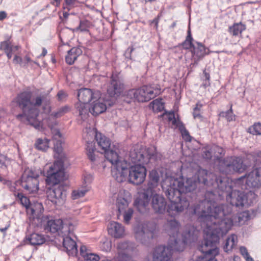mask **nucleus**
<instances>
[{
    "instance_id": "nucleus-7",
    "label": "nucleus",
    "mask_w": 261,
    "mask_h": 261,
    "mask_svg": "<svg viewBox=\"0 0 261 261\" xmlns=\"http://www.w3.org/2000/svg\"><path fill=\"white\" fill-rule=\"evenodd\" d=\"M41 171L39 170L26 168L21 177V179L17 181L18 184L29 193H36L39 189V181L38 178Z\"/></svg>"
},
{
    "instance_id": "nucleus-53",
    "label": "nucleus",
    "mask_w": 261,
    "mask_h": 261,
    "mask_svg": "<svg viewBox=\"0 0 261 261\" xmlns=\"http://www.w3.org/2000/svg\"><path fill=\"white\" fill-rule=\"evenodd\" d=\"M192 38H186V40L182 43V46L184 48L186 49H189L191 47L193 48V46L194 45L192 44Z\"/></svg>"
},
{
    "instance_id": "nucleus-21",
    "label": "nucleus",
    "mask_w": 261,
    "mask_h": 261,
    "mask_svg": "<svg viewBox=\"0 0 261 261\" xmlns=\"http://www.w3.org/2000/svg\"><path fill=\"white\" fill-rule=\"evenodd\" d=\"M124 89L123 83L117 77L113 75L112 76V80L110 85L108 88V93L111 97H117L121 95Z\"/></svg>"
},
{
    "instance_id": "nucleus-54",
    "label": "nucleus",
    "mask_w": 261,
    "mask_h": 261,
    "mask_svg": "<svg viewBox=\"0 0 261 261\" xmlns=\"http://www.w3.org/2000/svg\"><path fill=\"white\" fill-rule=\"evenodd\" d=\"M32 205L30 204L28 207H26L27 213L28 214L34 216L36 213V209Z\"/></svg>"
},
{
    "instance_id": "nucleus-22",
    "label": "nucleus",
    "mask_w": 261,
    "mask_h": 261,
    "mask_svg": "<svg viewBox=\"0 0 261 261\" xmlns=\"http://www.w3.org/2000/svg\"><path fill=\"white\" fill-rule=\"evenodd\" d=\"M99 91L92 90L88 88H82L79 90L77 94L78 103L87 104L91 102L94 98H96L99 94Z\"/></svg>"
},
{
    "instance_id": "nucleus-29",
    "label": "nucleus",
    "mask_w": 261,
    "mask_h": 261,
    "mask_svg": "<svg viewBox=\"0 0 261 261\" xmlns=\"http://www.w3.org/2000/svg\"><path fill=\"white\" fill-rule=\"evenodd\" d=\"M32 245H41L45 242L44 236L38 233H33L27 238Z\"/></svg>"
},
{
    "instance_id": "nucleus-8",
    "label": "nucleus",
    "mask_w": 261,
    "mask_h": 261,
    "mask_svg": "<svg viewBox=\"0 0 261 261\" xmlns=\"http://www.w3.org/2000/svg\"><path fill=\"white\" fill-rule=\"evenodd\" d=\"M160 90L151 86H144L137 89H130L127 91L126 96L139 102H145L154 98L160 94Z\"/></svg>"
},
{
    "instance_id": "nucleus-49",
    "label": "nucleus",
    "mask_w": 261,
    "mask_h": 261,
    "mask_svg": "<svg viewBox=\"0 0 261 261\" xmlns=\"http://www.w3.org/2000/svg\"><path fill=\"white\" fill-rule=\"evenodd\" d=\"M84 261H99L100 258L98 255L90 253L84 258Z\"/></svg>"
},
{
    "instance_id": "nucleus-37",
    "label": "nucleus",
    "mask_w": 261,
    "mask_h": 261,
    "mask_svg": "<svg viewBox=\"0 0 261 261\" xmlns=\"http://www.w3.org/2000/svg\"><path fill=\"white\" fill-rule=\"evenodd\" d=\"M203 105L200 102H198L195 107L193 109V116L194 119H198L200 121H202L203 117L201 115V109Z\"/></svg>"
},
{
    "instance_id": "nucleus-60",
    "label": "nucleus",
    "mask_w": 261,
    "mask_h": 261,
    "mask_svg": "<svg viewBox=\"0 0 261 261\" xmlns=\"http://www.w3.org/2000/svg\"><path fill=\"white\" fill-rule=\"evenodd\" d=\"M33 61L31 60V58L28 56H26L25 57H24V63L25 64V66L26 65V64H28V63H30L31 62H32Z\"/></svg>"
},
{
    "instance_id": "nucleus-10",
    "label": "nucleus",
    "mask_w": 261,
    "mask_h": 261,
    "mask_svg": "<svg viewBox=\"0 0 261 261\" xmlns=\"http://www.w3.org/2000/svg\"><path fill=\"white\" fill-rule=\"evenodd\" d=\"M218 167L220 171L225 174L234 172L242 173L246 168L241 158L232 156L220 161Z\"/></svg>"
},
{
    "instance_id": "nucleus-61",
    "label": "nucleus",
    "mask_w": 261,
    "mask_h": 261,
    "mask_svg": "<svg viewBox=\"0 0 261 261\" xmlns=\"http://www.w3.org/2000/svg\"><path fill=\"white\" fill-rule=\"evenodd\" d=\"M7 16V14L4 11L0 12V20H2L5 19Z\"/></svg>"
},
{
    "instance_id": "nucleus-33",
    "label": "nucleus",
    "mask_w": 261,
    "mask_h": 261,
    "mask_svg": "<svg viewBox=\"0 0 261 261\" xmlns=\"http://www.w3.org/2000/svg\"><path fill=\"white\" fill-rule=\"evenodd\" d=\"M150 109L155 113H158L163 110L164 108V103L162 102L161 99H156L151 102L149 105Z\"/></svg>"
},
{
    "instance_id": "nucleus-12",
    "label": "nucleus",
    "mask_w": 261,
    "mask_h": 261,
    "mask_svg": "<svg viewBox=\"0 0 261 261\" xmlns=\"http://www.w3.org/2000/svg\"><path fill=\"white\" fill-rule=\"evenodd\" d=\"M154 231L155 227L152 223H143L134 228L135 237L137 241L147 245L153 238Z\"/></svg>"
},
{
    "instance_id": "nucleus-51",
    "label": "nucleus",
    "mask_w": 261,
    "mask_h": 261,
    "mask_svg": "<svg viewBox=\"0 0 261 261\" xmlns=\"http://www.w3.org/2000/svg\"><path fill=\"white\" fill-rule=\"evenodd\" d=\"M76 0H65V4L63 6L64 9L69 11L72 8Z\"/></svg>"
},
{
    "instance_id": "nucleus-18",
    "label": "nucleus",
    "mask_w": 261,
    "mask_h": 261,
    "mask_svg": "<svg viewBox=\"0 0 261 261\" xmlns=\"http://www.w3.org/2000/svg\"><path fill=\"white\" fill-rule=\"evenodd\" d=\"M151 199V205L155 213L164 214L167 208V202L165 198L155 192L149 198Z\"/></svg>"
},
{
    "instance_id": "nucleus-27",
    "label": "nucleus",
    "mask_w": 261,
    "mask_h": 261,
    "mask_svg": "<svg viewBox=\"0 0 261 261\" xmlns=\"http://www.w3.org/2000/svg\"><path fill=\"white\" fill-rule=\"evenodd\" d=\"M255 215V212L252 210L245 211L238 214L234 219L236 222H237L239 225H243L246 222L254 217Z\"/></svg>"
},
{
    "instance_id": "nucleus-44",
    "label": "nucleus",
    "mask_w": 261,
    "mask_h": 261,
    "mask_svg": "<svg viewBox=\"0 0 261 261\" xmlns=\"http://www.w3.org/2000/svg\"><path fill=\"white\" fill-rule=\"evenodd\" d=\"M70 108L67 106H64L60 108L57 112L53 113L54 116L55 118H58L62 116L65 114L69 112Z\"/></svg>"
},
{
    "instance_id": "nucleus-36",
    "label": "nucleus",
    "mask_w": 261,
    "mask_h": 261,
    "mask_svg": "<svg viewBox=\"0 0 261 261\" xmlns=\"http://www.w3.org/2000/svg\"><path fill=\"white\" fill-rule=\"evenodd\" d=\"M119 213L122 215L124 223L129 224L133 217L134 211L132 208H126L124 209L123 212H121V213Z\"/></svg>"
},
{
    "instance_id": "nucleus-32",
    "label": "nucleus",
    "mask_w": 261,
    "mask_h": 261,
    "mask_svg": "<svg viewBox=\"0 0 261 261\" xmlns=\"http://www.w3.org/2000/svg\"><path fill=\"white\" fill-rule=\"evenodd\" d=\"M246 29V25L241 22L234 23L228 28L229 33L233 36L241 35L242 32Z\"/></svg>"
},
{
    "instance_id": "nucleus-50",
    "label": "nucleus",
    "mask_w": 261,
    "mask_h": 261,
    "mask_svg": "<svg viewBox=\"0 0 261 261\" xmlns=\"http://www.w3.org/2000/svg\"><path fill=\"white\" fill-rule=\"evenodd\" d=\"M203 82L202 84V86H203L205 88L208 87L210 85V75L208 73H207L205 70L203 71Z\"/></svg>"
},
{
    "instance_id": "nucleus-23",
    "label": "nucleus",
    "mask_w": 261,
    "mask_h": 261,
    "mask_svg": "<svg viewBox=\"0 0 261 261\" xmlns=\"http://www.w3.org/2000/svg\"><path fill=\"white\" fill-rule=\"evenodd\" d=\"M92 133L95 136L98 149H100L99 151L104 153L109 150L111 146L110 139L101 133L97 132L96 130L93 129Z\"/></svg>"
},
{
    "instance_id": "nucleus-34",
    "label": "nucleus",
    "mask_w": 261,
    "mask_h": 261,
    "mask_svg": "<svg viewBox=\"0 0 261 261\" xmlns=\"http://www.w3.org/2000/svg\"><path fill=\"white\" fill-rule=\"evenodd\" d=\"M49 140L47 139H37L35 143V147L39 150L46 151L49 148Z\"/></svg>"
},
{
    "instance_id": "nucleus-58",
    "label": "nucleus",
    "mask_w": 261,
    "mask_h": 261,
    "mask_svg": "<svg viewBox=\"0 0 261 261\" xmlns=\"http://www.w3.org/2000/svg\"><path fill=\"white\" fill-rule=\"evenodd\" d=\"M212 149H211V151L210 150H206L204 152V154L203 155L204 158L210 159L212 158Z\"/></svg>"
},
{
    "instance_id": "nucleus-55",
    "label": "nucleus",
    "mask_w": 261,
    "mask_h": 261,
    "mask_svg": "<svg viewBox=\"0 0 261 261\" xmlns=\"http://www.w3.org/2000/svg\"><path fill=\"white\" fill-rule=\"evenodd\" d=\"M7 158L5 155L0 154V168H6V162Z\"/></svg>"
},
{
    "instance_id": "nucleus-42",
    "label": "nucleus",
    "mask_w": 261,
    "mask_h": 261,
    "mask_svg": "<svg viewBox=\"0 0 261 261\" xmlns=\"http://www.w3.org/2000/svg\"><path fill=\"white\" fill-rule=\"evenodd\" d=\"M87 190L85 189H78L72 191L71 197L73 199H77L83 197Z\"/></svg>"
},
{
    "instance_id": "nucleus-9",
    "label": "nucleus",
    "mask_w": 261,
    "mask_h": 261,
    "mask_svg": "<svg viewBox=\"0 0 261 261\" xmlns=\"http://www.w3.org/2000/svg\"><path fill=\"white\" fill-rule=\"evenodd\" d=\"M75 225L70 221L64 222L60 219L48 220L44 225V230L47 232L58 233L59 237L63 234H69L73 231Z\"/></svg>"
},
{
    "instance_id": "nucleus-41",
    "label": "nucleus",
    "mask_w": 261,
    "mask_h": 261,
    "mask_svg": "<svg viewBox=\"0 0 261 261\" xmlns=\"http://www.w3.org/2000/svg\"><path fill=\"white\" fill-rule=\"evenodd\" d=\"M249 132L253 135H261V123H256L250 127L248 129Z\"/></svg>"
},
{
    "instance_id": "nucleus-24",
    "label": "nucleus",
    "mask_w": 261,
    "mask_h": 261,
    "mask_svg": "<svg viewBox=\"0 0 261 261\" xmlns=\"http://www.w3.org/2000/svg\"><path fill=\"white\" fill-rule=\"evenodd\" d=\"M130 200L129 193L125 191H120L118 195L116 204L119 213L123 212L124 209L128 208V203Z\"/></svg>"
},
{
    "instance_id": "nucleus-45",
    "label": "nucleus",
    "mask_w": 261,
    "mask_h": 261,
    "mask_svg": "<svg viewBox=\"0 0 261 261\" xmlns=\"http://www.w3.org/2000/svg\"><path fill=\"white\" fill-rule=\"evenodd\" d=\"M16 196L20 200L21 204L25 208L30 205V202L29 198L26 196H24L22 193H18Z\"/></svg>"
},
{
    "instance_id": "nucleus-52",
    "label": "nucleus",
    "mask_w": 261,
    "mask_h": 261,
    "mask_svg": "<svg viewBox=\"0 0 261 261\" xmlns=\"http://www.w3.org/2000/svg\"><path fill=\"white\" fill-rule=\"evenodd\" d=\"M111 242L109 241H106L102 242L100 245V248L105 251H109L111 250Z\"/></svg>"
},
{
    "instance_id": "nucleus-62",
    "label": "nucleus",
    "mask_w": 261,
    "mask_h": 261,
    "mask_svg": "<svg viewBox=\"0 0 261 261\" xmlns=\"http://www.w3.org/2000/svg\"><path fill=\"white\" fill-rule=\"evenodd\" d=\"M91 178H92V176L91 175H89L87 177H85L84 180L86 183H88V182H90Z\"/></svg>"
},
{
    "instance_id": "nucleus-48",
    "label": "nucleus",
    "mask_w": 261,
    "mask_h": 261,
    "mask_svg": "<svg viewBox=\"0 0 261 261\" xmlns=\"http://www.w3.org/2000/svg\"><path fill=\"white\" fill-rule=\"evenodd\" d=\"M49 126L50 127L51 133L53 135V138L54 139L57 140L62 137V134L58 129L54 128L51 125H49Z\"/></svg>"
},
{
    "instance_id": "nucleus-59",
    "label": "nucleus",
    "mask_w": 261,
    "mask_h": 261,
    "mask_svg": "<svg viewBox=\"0 0 261 261\" xmlns=\"http://www.w3.org/2000/svg\"><path fill=\"white\" fill-rule=\"evenodd\" d=\"M58 97L60 100H62L66 97V93L63 91H60L58 93Z\"/></svg>"
},
{
    "instance_id": "nucleus-20",
    "label": "nucleus",
    "mask_w": 261,
    "mask_h": 261,
    "mask_svg": "<svg viewBox=\"0 0 261 261\" xmlns=\"http://www.w3.org/2000/svg\"><path fill=\"white\" fill-rule=\"evenodd\" d=\"M73 231L69 234H63L61 237L62 238L63 245L64 250L69 255L75 256L77 254V245L75 242L71 238Z\"/></svg>"
},
{
    "instance_id": "nucleus-2",
    "label": "nucleus",
    "mask_w": 261,
    "mask_h": 261,
    "mask_svg": "<svg viewBox=\"0 0 261 261\" xmlns=\"http://www.w3.org/2000/svg\"><path fill=\"white\" fill-rule=\"evenodd\" d=\"M216 178H219V176L202 169H199L197 174L192 177L181 176L178 178L167 176L162 181L161 186L170 201L167 210L169 215L175 217L189 206L188 200L182 196L181 193L194 191L197 187V181L207 187H212V192H217L221 195L219 193L220 189L216 187V185L211 184L216 182Z\"/></svg>"
},
{
    "instance_id": "nucleus-3",
    "label": "nucleus",
    "mask_w": 261,
    "mask_h": 261,
    "mask_svg": "<svg viewBox=\"0 0 261 261\" xmlns=\"http://www.w3.org/2000/svg\"><path fill=\"white\" fill-rule=\"evenodd\" d=\"M165 231L170 236L167 246L160 245L153 250L151 257L147 256L144 261H172V251H182L186 246L194 241L198 231L193 226H187L180 238L178 233L180 223L175 219L168 220L164 225Z\"/></svg>"
},
{
    "instance_id": "nucleus-57",
    "label": "nucleus",
    "mask_w": 261,
    "mask_h": 261,
    "mask_svg": "<svg viewBox=\"0 0 261 261\" xmlns=\"http://www.w3.org/2000/svg\"><path fill=\"white\" fill-rule=\"evenodd\" d=\"M168 119L169 121H172V124L174 125H176L177 126V124L178 123H180L179 122H177L175 118V115L173 112L169 113L168 115Z\"/></svg>"
},
{
    "instance_id": "nucleus-26",
    "label": "nucleus",
    "mask_w": 261,
    "mask_h": 261,
    "mask_svg": "<svg viewBox=\"0 0 261 261\" xmlns=\"http://www.w3.org/2000/svg\"><path fill=\"white\" fill-rule=\"evenodd\" d=\"M192 54L194 63L197 64L200 60L208 54V49L201 43H197V46H193Z\"/></svg>"
},
{
    "instance_id": "nucleus-63",
    "label": "nucleus",
    "mask_w": 261,
    "mask_h": 261,
    "mask_svg": "<svg viewBox=\"0 0 261 261\" xmlns=\"http://www.w3.org/2000/svg\"><path fill=\"white\" fill-rule=\"evenodd\" d=\"M9 226H10V224H8L7 225H6L5 226V227L0 228V231H1L2 232H5L8 229Z\"/></svg>"
},
{
    "instance_id": "nucleus-47",
    "label": "nucleus",
    "mask_w": 261,
    "mask_h": 261,
    "mask_svg": "<svg viewBox=\"0 0 261 261\" xmlns=\"http://www.w3.org/2000/svg\"><path fill=\"white\" fill-rule=\"evenodd\" d=\"M240 251L241 254L244 256L246 261H254L253 259L249 256L248 251L245 247H241Z\"/></svg>"
},
{
    "instance_id": "nucleus-38",
    "label": "nucleus",
    "mask_w": 261,
    "mask_h": 261,
    "mask_svg": "<svg viewBox=\"0 0 261 261\" xmlns=\"http://www.w3.org/2000/svg\"><path fill=\"white\" fill-rule=\"evenodd\" d=\"M177 126L180 130L183 139L186 141H191V137L190 136L188 131L186 129L184 125L181 123H178Z\"/></svg>"
},
{
    "instance_id": "nucleus-5",
    "label": "nucleus",
    "mask_w": 261,
    "mask_h": 261,
    "mask_svg": "<svg viewBox=\"0 0 261 261\" xmlns=\"http://www.w3.org/2000/svg\"><path fill=\"white\" fill-rule=\"evenodd\" d=\"M160 173L155 170L149 173V180L146 189L140 194L139 198L135 201L136 206L140 213H145L149 210V197L155 192L154 189L157 187L160 180Z\"/></svg>"
},
{
    "instance_id": "nucleus-39",
    "label": "nucleus",
    "mask_w": 261,
    "mask_h": 261,
    "mask_svg": "<svg viewBox=\"0 0 261 261\" xmlns=\"http://www.w3.org/2000/svg\"><path fill=\"white\" fill-rule=\"evenodd\" d=\"M212 149L213 152H214L215 158L219 161V163L220 161L223 160L221 159V156L224 154V150L222 147L218 146H214Z\"/></svg>"
},
{
    "instance_id": "nucleus-13",
    "label": "nucleus",
    "mask_w": 261,
    "mask_h": 261,
    "mask_svg": "<svg viewBox=\"0 0 261 261\" xmlns=\"http://www.w3.org/2000/svg\"><path fill=\"white\" fill-rule=\"evenodd\" d=\"M127 163L125 167L126 171V177L121 182L127 179L129 182L135 185L142 184L145 180L146 175V169L143 165L136 164L128 167Z\"/></svg>"
},
{
    "instance_id": "nucleus-40",
    "label": "nucleus",
    "mask_w": 261,
    "mask_h": 261,
    "mask_svg": "<svg viewBox=\"0 0 261 261\" xmlns=\"http://www.w3.org/2000/svg\"><path fill=\"white\" fill-rule=\"evenodd\" d=\"M58 142H57V144L54 146L55 151L57 154V155H56V158L58 159V160H61L63 161V163H64V159L65 158V155L63 152V148L61 146V143H60L59 145H58Z\"/></svg>"
},
{
    "instance_id": "nucleus-19",
    "label": "nucleus",
    "mask_w": 261,
    "mask_h": 261,
    "mask_svg": "<svg viewBox=\"0 0 261 261\" xmlns=\"http://www.w3.org/2000/svg\"><path fill=\"white\" fill-rule=\"evenodd\" d=\"M107 110V105L105 100L100 97V93L99 92L98 97L94 98L89 106V111L93 116H97Z\"/></svg>"
},
{
    "instance_id": "nucleus-46",
    "label": "nucleus",
    "mask_w": 261,
    "mask_h": 261,
    "mask_svg": "<svg viewBox=\"0 0 261 261\" xmlns=\"http://www.w3.org/2000/svg\"><path fill=\"white\" fill-rule=\"evenodd\" d=\"M220 116L221 117H225L227 119V120L229 121L233 120L234 118V116L232 114V106H231L229 110L227 111L226 112H221L220 113Z\"/></svg>"
},
{
    "instance_id": "nucleus-56",
    "label": "nucleus",
    "mask_w": 261,
    "mask_h": 261,
    "mask_svg": "<svg viewBox=\"0 0 261 261\" xmlns=\"http://www.w3.org/2000/svg\"><path fill=\"white\" fill-rule=\"evenodd\" d=\"M90 252H89L87 250L86 246L84 245H82L80 247V254L84 258L87 255L89 254Z\"/></svg>"
},
{
    "instance_id": "nucleus-17",
    "label": "nucleus",
    "mask_w": 261,
    "mask_h": 261,
    "mask_svg": "<svg viewBox=\"0 0 261 261\" xmlns=\"http://www.w3.org/2000/svg\"><path fill=\"white\" fill-rule=\"evenodd\" d=\"M19 48L20 46L19 45H13L9 39L1 42L0 44V50H3L5 52L8 59H10L12 56L15 55L13 59V63L19 64L22 66H25V64L22 58L15 54Z\"/></svg>"
},
{
    "instance_id": "nucleus-28",
    "label": "nucleus",
    "mask_w": 261,
    "mask_h": 261,
    "mask_svg": "<svg viewBox=\"0 0 261 261\" xmlns=\"http://www.w3.org/2000/svg\"><path fill=\"white\" fill-rule=\"evenodd\" d=\"M82 54V50L79 47H73L68 51L65 57L66 62L68 64L72 65L77 57Z\"/></svg>"
},
{
    "instance_id": "nucleus-43",
    "label": "nucleus",
    "mask_w": 261,
    "mask_h": 261,
    "mask_svg": "<svg viewBox=\"0 0 261 261\" xmlns=\"http://www.w3.org/2000/svg\"><path fill=\"white\" fill-rule=\"evenodd\" d=\"M90 27V22L87 20L80 21L79 26L75 29L76 31L88 32Z\"/></svg>"
},
{
    "instance_id": "nucleus-6",
    "label": "nucleus",
    "mask_w": 261,
    "mask_h": 261,
    "mask_svg": "<svg viewBox=\"0 0 261 261\" xmlns=\"http://www.w3.org/2000/svg\"><path fill=\"white\" fill-rule=\"evenodd\" d=\"M105 153L107 160L112 165V174L118 182H121L126 177L127 162L118 155V153L112 149H109Z\"/></svg>"
},
{
    "instance_id": "nucleus-30",
    "label": "nucleus",
    "mask_w": 261,
    "mask_h": 261,
    "mask_svg": "<svg viewBox=\"0 0 261 261\" xmlns=\"http://www.w3.org/2000/svg\"><path fill=\"white\" fill-rule=\"evenodd\" d=\"M238 243V237L236 234H231L227 238L224 245L223 249L226 252L231 251Z\"/></svg>"
},
{
    "instance_id": "nucleus-16",
    "label": "nucleus",
    "mask_w": 261,
    "mask_h": 261,
    "mask_svg": "<svg viewBox=\"0 0 261 261\" xmlns=\"http://www.w3.org/2000/svg\"><path fill=\"white\" fill-rule=\"evenodd\" d=\"M136 248L134 243L128 241L120 242L117 244V261H134L131 255Z\"/></svg>"
},
{
    "instance_id": "nucleus-25",
    "label": "nucleus",
    "mask_w": 261,
    "mask_h": 261,
    "mask_svg": "<svg viewBox=\"0 0 261 261\" xmlns=\"http://www.w3.org/2000/svg\"><path fill=\"white\" fill-rule=\"evenodd\" d=\"M109 233L115 238H122L125 235V230L122 224L115 221L111 222L108 226Z\"/></svg>"
},
{
    "instance_id": "nucleus-11",
    "label": "nucleus",
    "mask_w": 261,
    "mask_h": 261,
    "mask_svg": "<svg viewBox=\"0 0 261 261\" xmlns=\"http://www.w3.org/2000/svg\"><path fill=\"white\" fill-rule=\"evenodd\" d=\"M145 150L143 149L134 148L130 150L129 158L130 161L136 164L144 165L147 164L149 161H155L158 154L154 147L149 148L147 151L146 156L144 154Z\"/></svg>"
},
{
    "instance_id": "nucleus-4",
    "label": "nucleus",
    "mask_w": 261,
    "mask_h": 261,
    "mask_svg": "<svg viewBox=\"0 0 261 261\" xmlns=\"http://www.w3.org/2000/svg\"><path fill=\"white\" fill-rule=\"evenodd\" d=\"M44 99V95L34 96L29 91H24L18 94L15 101L22 111V114L18 115L17 118L28 123L36 129H40L42 124L38 117L40 112L39 108Z\"/></svg>"
},
{
    "instance_id": "nucleus-31",
    "label": "nucleus",
    "mask_w": 261,
    "mask_h": 261,
    "mask_svg": "<svg viewBox=\"0 0 261 261\" xmlns=\"http://www.w3.org/2000/svg\"><path fill=\"white\" fill-rule=\"evenodd\" d=\"M75 108L77 111L79 112V116L83 120H85L89 116V107L87 104L83 103H76L75 104Z\"/></svg>"
},
{
    "instance_id": "nucleus-35",
    "label": "nucleus",
    "mask_w": 261,
    "mask_h": 261,
    "mask_svg": "<svg viewBox=\"0 0 261 261\" xmlns=\"http://www.w3.org/2000/svg\"><path fill=\"white\" fill-rule=\"evenodd\" d=\"M86 149L88 158L92 161H95V156L94 154V152L96 150V148L94 143H93L92 142L89 141H87Z\"/></svg>"
},
{
    "instance_id": "nucleus-1",
    "label": "nucleus",
    "mask_w": 261,
    "mask_h": 261,
    "mask_svg": "<svg viewBox=\"0 0 261 261\" xmlns=\"http://www.w3.org/2000/svg\"><path fill=\"white\" fill-rule=\"evenodd\" d=\"M216 182H214L213 184L216 185V187L220 189V191L222 192L221 195H225L227 201L230 203L231 205L228 204L216 205L215 203H212L211 201L204 199L195 205L194 208L199 207L200 211H202L203 208L207 212L206 208H203V206H200L203 202L206 201L211 205L210 214L215 215L214 211L216 207L226 206L231 209V211L228 214H225L224 216L220 217L218 218L219 222L217 223H220L221 221L226 218L230 219L233 223V220L230 216L232 206L239 207L250 205L254 202L256 198V195L254 192L251 191L245 192L241 191L238 189H233V186L236 188H240L242 190L248 188H260L261 187V168H255L234 180L229 181L226 177L222 176H219V178H216Z\"/></svg>"
},
{
    "instance_id": "nucleus-14",
    "label": "nucleus",
    "mask_w": 261,
    "mask_h": 261,
    "mask_svg": "<svg viewBox=\"0 0 261 261\" xmlns=\"http://www.w3.org/2000/svg\"><path fill=\"white\" fill-rule=\"evenodd\" d=\"M46 182L47 185L57 186L61 181L65 179L64 165L61 160H57L47 171Z\"/></svg>"
},
{
    "instance_id": "nucleus-15",
    "label": "nucleus",
    "mask_w": 261,
    "mask_h": 261,
    "mask_svg": "<svg viewBox=\"0 0 261 261\" xmlns=\"http://www.w3.org/2000/svg\"><path fill=\"white\" fill-rule=\"evenodd\" d=\"M47 197L49 200L56 205L63 204L66 198V190L63 185L54 186L47 191Z\"/></svg>"
},
{
    "instance_id": "nucleus-64",
    "label": "nucleus",
    "mask_w": 261,
    "mask_h": 261,
    "mask_svg": "<svg viewBox=\"0 0 261 261\" xmlns=\"http://www.w3.org/2000/svg\"><path fill=\"white\" fill-rule=\"evenodd\" d=\"M46 54H47V50L45 48H43L41 56H45L46 55Z\"/></svg>"
}]
</instances>
